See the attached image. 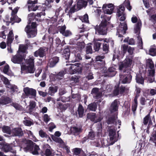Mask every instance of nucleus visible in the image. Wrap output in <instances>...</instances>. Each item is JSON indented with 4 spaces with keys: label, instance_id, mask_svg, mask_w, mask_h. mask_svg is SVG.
<instances>
[{
    "label": "nucleus",
    "instance_id": "nucleus-1",
    "mask_svg": "<svg viewBox=\"0 0 156 156\" xmlns=\"http://www.w3.org/2000/svg\"><path fill=\"white\" fill-rule=\"evenodd\" d=\"M132 62V59L126 58L119 66V70L123 72L122 74L120 73L119 75V80L122 84L129 83L132 80V76L129 67L131 66Z\"/></svg>",
    "mask_w": 156,
    "mask_h": 156
},
{
    "label": "nucleus",
    "instance_id": "nucleus-2",
    "mask_svg": "<svg viewBox=\"0 0 156 156\" xmlns=\"http://www.w3.org/2000/svg\"><path fill=\"white\" fill-rule=\"evenodd\" d=\"M109 23V22L106 20L102 21L98 26L97 25L95 27L96 31L100 35H106L108 29L107 25Z\"/></svg>",
    "mask_w": 156,
    "mask_h": 156
},
{
    "label": "nucleus",
    "instance_id": "nucleus-3",
    "mask_svg": "<svg viewBox=\"0 0 156 156\" xmlns=\"http://www.w3.org/2000/svg\"><path fill=\"white\" fill-rule=\"evenodd\" d=\"M127 29V26L126 22L120 23L119 27L117 28L116 35L121 38V41L123 39V35L126 33Z\"/></svg>",
    "mask_w": 156,
    "mask_h": 156
},
{
    "label": "nucleus",
    "instance_id": "nucleus-4",
    "mask_svg": "<svg viewBox=\"0 0 156 156\" xmlns=\"http://www.w3.org/2000/svg\"><path fill=\"white\" fill-rule=\"evenodd\" d=\"M23 92L26 96L30 98L36 97L37 92L36 90L28 87H26L23 88Z\"/></svg>",
    "mask_w": 156,
    "mask_h": 156
},
{
    "label": "nucleus",
    "instance_id": "nucleus-5",
    "mask_svg": "<svg viewBox=\"0 0 156 156\" xmlns=\"http://www.w3.org/2000/svg\"><path fill=\"white\" fill-rule=\"evenodd\" d=\"M126 88L125 86H120L119 83L117 84L114 87L113 91V94L115 96H117L119 94L122 95L125 92Z\"/></svg>",
    "mask_w": 156,
    "mask_h": 156
},
{
    "label": "nucleus",
    "instance_id": "nucleus-6",
    "mask_svg": "<svg viewBox=\"0 0 156 156\" xmlns=\"http://www.w3.org/2000/svg\"><path fill=\"white\" fill-rule=\"evenodd\" d=\"M28 38L33 37L37 34V30L36 29L31 27L29 25H27L25 29Z\"/></svg>",
    "mask_w": 156,
    "mask_h": 156
},
{
    "label": "nucleus",
    "instance_id": "nucleus-7",
    "mask_svg": "<svg viewBox=\"0 0 156 156\" xmlns=\"http://www.w3.org/2000/svg\"><path fill=\"white\" fill-rule=\"evenodd\" d=\"M21 72H25L26 73H34L35 70L34 66H26L23 65L21 67Z\"/></svg>",
    "mask_w": 156,
    "mask_h": 156
},
{
    "label": "nucleus",
    "instance_id": "nucleus-8",
    "mask_svg": "<svg viewBox=\"0 0 156 156\" xmlns=\"http://www.w3.org/2000/svg\"><path fill=\"white\" fill-rule=\"evenodd\" d=\"M24 59L23 56L18 54L13 55L11 58V61L15 64H21Z\"/></svg>",
    "mask_w": 156,
    "mask_h": 156
},
{
    "label": "nucleus",
    "instance_id": "nucleus-9",
    "mask_svg": "<svg viewBox=\"0 0 156 156\" xmlns=\"http://www.w3.org/2000/svg\"><path fill=\"white\" fill-rule=\"evenodd\" d=\"M59 61V58L57 56L53 57L49 59L47 66L50 68L55 67Z\"/></svg>",
    "mask_w": 156,
    "mask_h": 156
},
{
    "label": "nucleus",
    "instance_id": "nucleus-10",
    "mask_svg": "<svg viewBox=\"0 0 156 156\" xmlns=\"http://www.w3.org/2000/svg\"><path fill=\"white\" fill-rule=\"evenodd\" d=\"M45 50V47H41L34 52V55L35 57L39 56L40 58H43L46 55Z\"/></svg>",
    "mask_w": 156,
    "mask_h": 156
},
{
    "label": "nucleus",
    "instance_id": "nucleus-11",
    "mask_svg": "<svg viewBox=\"0 0 156 156\" xmlns=\"http://www.w3.org/2000/svg\"><path fill=\"white\" fill-rule=\"evenodd\" d=\"M32 0H28L27 3L29 4L28 6V9L29 11H35L37 10L38 6H35V5L37 3V0H34V1H31Z\"/></svg>",
    "mask_w": 156,
    "mask_h": 156
},
{
    "label": "nucleus",
    "instance_id": "nucleus-12",
    "mask_svg": "<svg viewBox=\"0 0 156 156\" xmlns=\"http://www.w3.org/2000/svg\"><path fill=\"white\" fill-rule=\"evenodd\" d=\"M87 118L88 119H90L91 121L97 123L101 121L102 119L99 117L97 119V116L95 113H90L87 115Z\"/></svg>",
    "mask_w": 156,
    "mask_h": 156
},
{
    "label": "nucleus",
    "instance_id": "nucleus-13",
    "mask_svg": "<svg viewBox=\"0 0 156 156\" xmlns=\"http://www.w3.org/2000/svg\"><path fill=\"white\" fill-rule=\"evenodd\" d=\"M70 131L73 135H77L80 134L82 131L81 126H71L70 129Z\"/></svg>",
    "mask_w": 156,
    "mask_h": 156
},
{
    "label": "nucleus",
    "instance_id": "nucleus-14",
    "mask_svg": "<svg viewBox=\"0 0 156 156\" xmlns=\"http://www.w3.org/2000/svg\"><path fill=\"white\" fill-rule=\"evenodd\" d=\"M45 13L44 12H41L37 13L35 14L34 13H31L28 14V17H32V18H34L35 20L38 21H41V16L42 15H44Z\"/></svg>",
    "mask_w": 156,
    "mask_h": 156
},
{
    "label": "nucleus",
    "instance_id": "nucleus-15",
    "mask_svg": "<svg viewBox=\"0 0 156 156\" xmlns=\"http://www.w3.org/2000/svg\"><path fill=\"white\" fill-rule=\"evenodd\" d=\"M79 63H76L72 64L70 67V70L73 71V74H75L77 73H79L81 70V68L79 66Z\"/></svg>",
    "mask_w": 156,
    "mask_h": 156
},
{
    "label": "nucleus",
    "instance_id": "nucleus-16",
    "mask_svg": "<svg viewBox=\"0 0 156 156\" xmlns=\"http://www.w3.org/2000/svg\"><path fill=\"white\" fill-rule=\"evenodd\" d=\"M79 63H76L72 64L70 67V70L73 71V74H75L77 73H79L81 70V68L79 66Z\"/></svg>",
    "mask_w": 156,
    "mask_h": 156
},
{
    "label": "nucleus",
    "instance_id": "nucleus-17",
    "mask_svg": "<svg viewBox=\"0 0 156 156\" xmlns=\"http://www.w3.org/2000/svg\"><path fill=\"white\" fill-rule=\"evenodd\" d=\"M12 99L8 97H2L0 98V106L6 105L11 103Z\"/></svg>",
    "mask_w": 156,
    "mask_h": 156
},
{
    "label": "nucleus",
    "instance_id": "nucleus-18",
    "mask_svg": "<svg viewBox=\"0 0 156 156\" xmlns=\"http://www.w3.org/2000/svg\"><path fill=\"white\" fill-rule=\"evenodd\" d=\"M72 152L73 156H83L84 155V152L81 148L76 147L73 148L72 150Z\"/></svg>",
    "mask_w": 156,
    "mask_h": 156
},
{
    "label": "nucleus",
    "instance_id": "nucleus-19",
    "mask_svg": "<svg viewBox=\"0 0 156 156\" xmlns=\"http://www.w3.org/2000/svg\"><path fill=\"white\" fill-rule=\"evenodd\" d=\"M13 134L15 136H18L19 137L22 136L23 133L21 128L20 127L15 128L12 130Z\"/></svg>",
    "mask_w": 156,
    "mask_h": 156
},
{
    "label": "nucleus",
    "instance_id": "nucleus-20",
    "mask_svg": "<svg viewBox=\"0 0 156 156\" xmlns=\"http://www.w3.org/2000/svg\"><path fill=\"white\" fill-rule=\"evenodd\" d=\"M105 57L104 55H98L95 58L96 61H99V62H98L97 64L98 65L101 67H102L105 64V61L103 60Z\"/></svg>",
    "mask_w": 156,
    "mask_h": 156
},
{
    "label": "nucleus",
    "instance_id": "nucleus-21",
    "mask_svg": "<svg viewBox=\"0 0 156 156\" xmlns=\"http://www.w3.org/2000/svg\"><path fill=\"white\" fill-rule=\"evenodd\" d=\"M119 105L117 100H115L112 102L110 106V111L111 113L116 112L118 110Z\"/></svg>",
    "mask_w": 156,
    "mask_h": 156
},
{
    "label": "nucleus",
    "instance_id": "nucleus-22",
    "mask_svg": "<svg viewBox=\"0 0 156 156\" xmlns=\"http://www.w3.org/2000/svg\"><path fill=\"white\" fill-rule=\"evenodd\" d=\"M117 114H115L112 115L111 116L108 117L106 121L108 124H111L116 123V119L117 118Z\"/></svg>",
    "mask_w": 156,
    "mask_h": 156
},
{
    "label": "nucleus",
    "instance_id": "nucleus-23",
    "mask_svg": "<svg viewBox=\"0 0 156 156\" xmlns=\"http://www.w3.org/2000/svg\"><path fill=\"white\" fill-rule=\"evenodd\" d=\"M115 69L113 67H110L106 71L107 75L109 77H112L115 76L116 73Z\"/></svg>",
    "mask_w": 156,
    "mask_h": 156
},
{
    "label": "nucleus",
    "instance_id": "nucleus-24",
    "mask_svg": "<svg viewBox=\"0 0 156 156\" xmlns=\"http://www.w3.org/2000/svg\"><path fill=\"white\" fill-rule=\"evenodd\" d=\"M87 2L84 0H78L77 3V7L80 9L86 6L87 5Z\"/></svg>",
    "mask_w": 156,
    "mask_h": 156
},
{
    "label": "nucleus",
    "instance_id": "nucleus-25",
    "mask_svg": "<svg viewBox=\"0 0 156 156\" xmlns=\"http://www.w3.org/2000/svg\"><path fill=\"white\" fill-rule=\"evenodd\" d=\"M97 103L94 102L88 105L87 109L90 111L95 112L97 110Z\"/></svg>",
    "mask_w": 156,
    "mask_h": 156
},
{
    "label": "nucleus",
    "instance_id": "nucleus-26",
    "mask_svg": "<svg viewBox=\"0 0 156 156\" xmlns=\"http://www.w3.org/2000/svg\"><path fill=\"white\" fill-rule=\"evenodd\" d=\"M49 34H54L58 33V31L56 27L54 25H50L48 30Z\"/></svg>",
    "mask_w": 156,
    "mask_h": 156
},
{
    "label": "nucleus",
    "instance_id": "nucleus-27",
    "mask_svg": "<svg viewBox=\"0 0 156 156\" xmlns=\"http://www.w3.org/2000/svg\"><path fill=\"white\" fill-rule=\"evenodd\" d=\"M144 78L141 74H137L136 76V82L138 83L144 85Z\"/></svg>",
    "mask_w": 156,
    "mask_h": 156
},
{
    "label": "nucleus",
    "instance_id": "nucleus-28",
    "mask_svg": "<svg viewBox=\"0 0 156 156\" xmlns=\"http://www.w3.org/2000/svg\"><path fill=\"white\" fill-rule=\"evenodd\" d=\"M125 8L123 6H120L119 8L117 9V10L116 16H117L119 17L124 14H125L124 12Z\"/></svg>",
    "mask_w": 156,
    "mask_h": 156
},
{
    "label": "nucleus",
    "instance_id": "nucleus-29",
    "mask_svg": "<svg viewBox=\"0 0 156 156\" xmlns=\"http://www.w3.org/2000/svg\"><path fill=\"white\" fill-rule=\"evenodd\" d=\"M109 136L111 141H113L115 138L116 130L114 129H110L108 131Z\"/></svg>",
    "mask_w": 156,
    "mask_h": 156
},
{
    "label": "nucleus",
    "instance_id": "nucleus-30",
    "mask_svg": "<svg viewBox=\"0 0 156 156\" xmlns=\"http://www.w3.org/2000/svg\"><path fill=\"white\" fill-rule=\"evenodd\" d=\"M51 136L54 141L60 144L61 146L65 143L61 138L56 137L53 135H51Z\"/></svg>",
    "mask_w": 156,
    "mask_h": 156
},
{
    "label": "nucleus",
    "instance_id": "nucleus-31",
    "mask_svg": "<svg viewBox=\"0 0 156 156\" xmlns=\"http://www.w3.org/2000/svg\"><path fill=\"white\" fill-rule=\"evenodd\" d=\"M36 105V102L34 101H30L28 106L29 108L28 110V112L30 114H31L34 110V108H35Z\"/></svg>",
    "mask_w": 156,
    "mask_h": 156
},
{
    "label": "nucleus",
    "instance_id": "nucleus-32",
    "mask_svg": "<svg viewBox=\"0 0 156 156\" xmlns=\"http://www.w3.org/2000/svg\"><path fill=\"white\" fill-rule=\"evenodd\" d=\"M35 144L33 141L30 140H28L27 142V145L25 149L27 150H32L34 147V144Z\"/></svg>",
    "mask_w": 156,
    "mask_h": 156
},
{
    "label": "nucleus",
    "instance_id": "nucleus-33",
    "mask_svg": "<svg viewBox=\"0 0 156 156\" xmlns=\"http://www.w3.org/2000/svg\"><path fill=\"white\" fill-rule=\"evenodd\" d=\"M66 73V71L65 70H61L57 74L54 75V77L56 79L61 80L62 79L64 75Z\"/></svg>",
    "mask_w": 156,
    "mask_h": 156
},
{
    "label": "nucleus",
    "instance_id": "nucleus-34",
    "mask_svg": "<svg viewBox=\"0 0 156 156\" xmlns=\"http://www.w3.org/2000/svg\"><path fill=\"white\" fill-rule=\"evenodd\" d=\"M70 52L69 48H66L63 51V57L66 59H68L70 55Z\"/></svg>",
    "mask_w": 156,
    "mask_h": 156
},
{
    "label": "nucleus",
    "instance_id": "nucleus-35",
    "mask_svg": "<svg viewBox=\"0 0 156 156\" xmlns=\"http://www.w3.org/2000/svg\"><path fill=\"white\" fill-rule=\"evenodd\" d=\"M154 66L152 60L151 59H148L146 61V67L152 69L154 68Z\"/></svg>",
    "mask_w": 156,
    "mask_h": 156
},
{
    "label": "nucleus",
    "instance_id": "nucleus-36",
    "mask_svg": "<svg viewBox=\"0 0 156 156\" xmlns=\"http://www.w3.org/2000/svg\"><path fill=\"white\" fill-rule=\"evenodd\" d=\"M84 112L83 107L81 104H79L78 108V112L80 117H82L83 116Z\"/></svg>",
    "mask_w": 156,
    "mask_h": 156
},
{
    "label": "nucleus",
    "instance_id": "nucleus-37",
    "mask_svg": "<svg viewBox=\"0 0 156 156\" xmlns=\"http://www.w3.org/2000/svg\"><path fill=\"white\" fill-rule=\"evenodd\" d=\"M57 87H50L49 88L48 93L51 96L53 95L57 91Z\"/></svg>",
    "mask_w": 156,
    "mask_h": 156
},
{
    "label": "nucleus",
    "instance_id": "nucleus-38",
    "mask_svg": "<svg viewBox=\"0 0 156 156\" xmlns=\"http://www.w3.org/2000/svg\"><path fill=\"white\" fill-rule=\"evenodd\" d=\"M148 54L153 56H156V47L151 46L149 50Z\"/></svg>",
    "mask_w": 156,
    "mask_h": 156
},
{
    "label": "nucleus",
    "instance_id": "nucleus-39",
    "mask_svg": "<svg viewBox=\"0 0 156 156\" xmlns=\"http://www.w3.org/2000/svg\"><path fill=\"white\" fill-rule=\"evenodd\" d=\"M8 88H9L11 92L13 93L18 92V88L15 85H11L10 84L7 87Z\"/></svg>",
    "mask_w": 156,
    "mask_h": 156
},
{
    "label": "nucleus",
    "instance_id": "nucleus-40",
    "mask_svg": "<svg viewBox=\"0 0 156 156\" xmlns=\"http://www.w3.org/2000/svg\"><path fill=\"white\" fill-rule=\"evenodd\" d=\"M0 144L3 146L2 148L5 152H8L12 149V147L9 144L3 145L2 143H0Z\"/></svg>",
    "mask_w": 156,
    "mask_h": 156
},
{
    "label": "nucleus",
    "instance_id": "nucleus-41",
    "mask_svg": "<svg viewBox=\"0 0 156 156\" xmlns=\"http://www.w3.org/2000/svg\"><path fill=\"white\" fill-rule=\"evenodd\" d=\"M34 57L30 58L29 59H27L26 61V63L28 66H34Z\"/></svg>",
    "mask_w": 156,
    "mask_h": 156
},
{
    "label": "nucleus",
    "instance_id": "nucleus-42",
    "mask_svg": "<svg viewBox=\"0 0 156 156\" xmlns=\"http://www.w3.org/2000/svg\"><path fill=\"white\" fill-rule=\"evenodd\" d=\"M39 135L42 138H48L49 139H50L49 136L42 129H41L39 131Z\"/></svg>",
    "mask_w": 156,
    "mask_h": 156
},
{
    "label": "nucleus",
    "instance_id": "nucleus-43",
    "mask_svg": "<svg viewBox=\"0 0 156 156\" xmlns=\"http://www.w3.org/2000/svg\"><path fill=\"white\" fill-rule=\"evenodd\" d=\"M149 121H151L150 113L148 114L144 118L143 123L144 125H147Z\"/></svg>",
    "mask_w": 156,
    "mask_h": 156
},
{
    "label": "nucleus",
    "instance_id": "nucleus-44",
    "mask_svg": "<svg viewBox=\"0 0 156 156\" xmlns=\"http://www.w3.org/2000/svg\"><path fill=\"white\" fill-rule=\"evenodd\" d=\"M94 44V49L95 51H98L100 48L101 43L98 42H95Z\"/></svg>",
    "mask_w": 156,
    "mask_h": 156
},
{
    "label": "nucleus",
    "instance_id": "nucleus-45",
    "mask_svg": "<svg viewBox=\"0 0 156 156\" xmlns=\"http://www.w3.org/2000/svg\"><path fill=\"white\" fill-rule=\"evenodd\" d=\"M2 131L4 133L10 134L11 133V130L9 127L4 126L2 127Z\"/></svg>",
    "mask_w": 156,
    "mask_h": 156
},
{
    "label": "nucleus",
    "instance_id": "nucleus-46",
    "mask_svg": "<svg viewBox=\"0 0 156 156\" xmlns=\"http://www.w3.org/2000/svg\"><path fill=\"white\" fill-rule=\"evenodd\" d=\"M102 49L105 52L103 54H107L109 50V45L107 43H104L103 44Z\"/></svg>",
    "mask_w": 156,
    "mask_h": 156
},
{
    "label": "nucleus",
    "instance_id": "nucleus-47",
    "mask_svg": "<svg viewBox=\"0 0 156 156\" xmlns=\"http://www.w3.org/2000/svg\"><path fill=\"white\" fill-rule=\"evenodd\" d=\"M76 4H75L71 7L70 9L68 12V13L69 14H71L74 13L75 12H76L79 10V8L77 7V8H76Z\"/></svg>",
    "mask_w": 156,
    "mask_h": 156
},
{
    "label": "nucleus",
    "instance_id": "nucleus-48",
    "mask_svg": "<svg viewBox=\"0 0 156 156\" xmlns=\"http://www.w3.org/2000/svg\"><path fill=\"white\" fill-rule=\"evenodd\" d=\"M79 18L82 22L87 23L89 22L88 16L87 14H86L83 16H80Z\"/></svg>",
    "mask_w": 156,
    "mask_h": 156
},
{
    "label": "nucleus",
    "instance_id": "nucleus-49",
    "mask_svg": "<svg viewBox=\"0 0 156 156\" xmlns=\"http://www.w3.org/2000/svg\"><path fill=\"white\" fill-rule=\"evenodd\" d=\"M85 44L84 42H80L77 43V48L78 50L80 52L85 47Z\"/></svg>",
    "mask_w": 156,
    "mask_h": 156
},
{
    "label": "nucleus",
    "instance_id": "nucleus-50",
    "mask_svg": "<svg viewBox=\"0 0 156 156\" xmlns=\"http://www.w3.org/2000/svg\"><path fill=\"white\" fill-rule=\"evenodd\" d=\"M11 21H14V22L19 23L21 21L20 18H18L17 16H13L10 18Z\"/></svg>",
    "mask_w": 156,
    "mask_h": 156
},
{
    "label": "nucleus",
    "instance_id": "nucleus-51",
    "mask_svg": "<svg viewBox=\"0 0 156 156\" xmlns=\"http://www.w3.org/2000/svg\"><path fill=\"white\" fill-rule=\"evenodd\" d=\"M61 147L65 149L66 150L67 153L69 155L70 154H71V152L70 150V147L68 146H67L65 143L62 144Z\"/></svg>",
    "mask_w": 156,
    "mask_h": 156
},
{
    "label": "nucleus",
    "instance_id": "nucleus-52",
    "mask_svg": "<svg viewBox=\"0 0 156 156\" xmlns=\"http://www.w3.org/2000/svg\"><path fill=\"white\" fill-rule=\"evenodd\" d=\"M124 41L128 43L129 45H134L135 44L134 40L133 38H131L129 40V37H127L124 39Z\"/></svg>",
    "mask_w": 156,
    "mask_h": 156
},
{
    "label": "nucleus",
    "instance_id": "nucleus-53",
    "mask_svg": "<svg viewBox=\"0 0 156 156\" xmlns=\"http://www.w3.org/2000/svg\"><path fill=\"white\" fill-rule=\"evenodd\" d=\"M28 48L25 45H20L19 47V50L23 53L26 52V50L28 49Z\"/></svg>",
    "mask_w": 156,
    "mask_h": 156
},
{
    "label": "nucleus",
    "instance_id": "nucleus-54",
    "mask_svg": "<svg viewBox=\"0 0 156 156\" xmlns=\"http://www.w3.org/2000/svg\"><path fill=\"white\" fill-rule=\"evenodd\" d=\"M129 47L128 45L126 44L122 45V52L123 54H125L128 51Z\"/></svg>",
    "mask_w": 156,
    "mask_h": 156
},
{
    "label": "nucleus",
    "instance_id": "nucleus-55",
    "mask_svg": "<svg viewBox=\"0 0 156 156\" xmlns=\"http://www.w3.org/2000/svg\"><path fill=\"white\" fill-rule=\"evenodd\" d=\"M44 154L45 156H54V155L51 151L49 148H47L45 150Z\"/></svg>",
    "mask_w": 156,
    "mask_h": 156
},
{
    "label": "nucleus",
    "instance_id": "nucleus-56",
    "mask_svg": "<svg viewBox=\"0 0 156 156\" xmlns=\"http://www.w3.org/2000/svg\"><path fill=\"white\" fill-rule=\"evenodd\" d=\"M141 25V22H138L136 24V27L134 28L135 33H137L140 32V26Z\"/></svg>",
    "mask_w": 156,
    "mask_h": 156
},
{
    "label": "nucleus",
    "instance_id": "nucleus-57",
    "mask_svg": "<svg viewBox=\"0 0 156 156\" xmlns=\"http://www.w3.org/2000/svg\"><path fill=\"white\" fill-rule=\"evenodd\" d=\"M95 136V133L91 130L89 132L87 136L90 140H93L94 139Z\"/></svg>",
    "mask_w": 156,
    "mask_h": 156
},
{
    "label": "nucleus",
    "instance_id": "nucleus-58",
    "mask_svg": "<svg viewBox=\"0 0 156 156\" xmlns=\"http://www.w3.org/2000/svg\"><path fill=\"white\" fill-rule=\"evenodd\" d=\"M11 105L17 110H21L22 108V106L16 103H12Z\"/></svg>",
    "mask_w": 156,
    "mask_h": 156
},
{
    "label": "nucleus",
    "instance_id": "nucleus-59",
    "mask_svg": "<svg viewBox=\"0 0 156 156\" xmlns=\"http://www.w3.org/2000/svg\"><path fill=\"white\" fill-rule=\"evenodd\" d=\"M86 52L87 54H92L93 53L92 47L91 45H87L86 48Z\"/></svg>",
    "mask_w": 156,
    "mask_h": 156
},
{
    "label": "nucleus",
    "instance_id": "nucleus-60",
    "mask_svg": "<svg viewBox=\"0 0 156 156\" xmlns=\"http://www.w3.org/2000/svg\"><path fill=\"white\" fill-rule=\"evenodd\" d=\"M2 80L3 81L5 85L9 86L10 84V82L7 78L3 76L2 78Z\"/></svg>",
    "mask_w": 156,
    "mask_h": 156
},
{
    "label": "nucleus",
    "instance_id": "nucleus-61",
    "mask_svg": "<svg viewBox=\"0 0 156 156\" xmlns=\"http://www.w3.org/2000/svg\"><path fill=\"white\" fill-rule=\"evenodd\" d=\"M23 123L26 126H30L31 125H33L34 123L33 122L31 121L26 119L23 121Z\"/></svg>",
    "mask_w": 156,
    "mask_h": 156
},
{
    "label": "nucleus",
    "instance_id": "nucleus-62",
    "mask_svg": "<svg viewBox=\"0 0 156 156\" xmlns=\"http://www.w3.org/2000/svg\"><path fill=\"white\" fill-rule=\"evenodd\" d=\"M150 140L152 141L156 146V130L153 133L152 136L150 138Z\"/></svg>",
    "mask_w": 156,
    "mask_h": 156
},
{
    "label": "nucleus",
    "instance_id": "nucleus-63",
    "mask_svg": "<svg viewBox=\"0 0 156 156\" xmlns=\"http://www.w3.org/2000/svg\"><path fill=\"white\" fill-rule=\"evenodd\" d=\"M113 11V10L112 9H104L103 10V12L104 14H112Z\"/></svg>",
    "mask_w": 156,
    "mask_h": 156
},
{
    "label": "nucleus",
    "instance_id": "nucleus-64",
    "mask_svg": "<svg viewBox=\"0 0 156 156\" xmlns=\"http://www.w3.org/2000/svg\"><path fill=\"white\" fill-rule=\"evenodd\" d=\"M9 69V67L8 65H5L3 69V72L5 74H7Z\"/></svg>",
    "mask_w": 156,
    "mask_h": 156
}]
</instances>
